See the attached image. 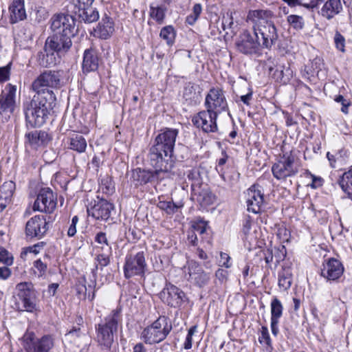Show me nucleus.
Instances as JSON below:
<instances>
[{
    "label": "nucleus",
    "mask_w": 352,
    "mask_h": 352,
    "mask_svg": "<svg viewBox=\"0 0 352 352\" xmlns=\"http://www.w3.org/2000/svg\"><path fill=\"white\" fill-rule=\"evenodd\" d=\"M14 188L15 185L12 182H6L0 186V195H2L5 199L9 200L13 194Z\"/></svg>",
    "instance_id": "nucleus-40"
},
{
    "label": "nucleus",
    "mask_w": 352,
    "mask_h": 352,
    "mask_svg": "<svg viewBox=\"0 0 352 352\" xmlns=\"http://www.w3.org/2000/svg\"><path fill=\"white\" fill-rule=\"evenodd\" d=\"M217 115L213 113L204 110L192 117V122L193 124L206 133H214L218 129L217 124Z\"/></svg>",
    "instance_id": "nucleus-16"
},
{
    "label": "nucleus",
    "mask_w": 352,
    "mask_h": 352,
    "mask_svg": "<svg viewBox=\"0 0 352 352\" xmlns=\"http://www.w3.org/2000/svg\"><path fill=\"white\" fill-rule=\"evenodd\" d=\"M342 10V5L340 0H327L319 11V14L326 19L331 20Z\"/></svg>",
    "instance_id": "nucleus-28"
},
{
    "label": "nucleus",
    "mask_w": 352,
    "mask_h": 352,
    "mask_svg": "<svg viewBox=\"0 0 352 352\" xmlns=\"http://www.w3.org/2000/svg\"><path fill=\"white\" fill-rule=\"evenodd\" d=\"M54 346V339L51 336H43L34 342L33 352H52Z\"/></svg>",
    "instance_id": "nucleus-32"
},
{
    "label": "nucleus",
    "mask_w": 352,
    "mask_h": 352,
    "mask_svg": "<svg viewBox=\"0 0 352 352\" xmlns=\"http://www.w3.org/2000/svg\"><path fill=\"white\" fill-rule=\"evenodd\" d=\"M229 275L228 271L223 269H218L215 272V276L216 278L221 282V283H225L228 280V277Z\"/></svg>",
    "instance_id": "nucleus-60"
},
{
    "label": "nucleus",
    "mask_w": 352,
    "mask_h": 352,
    "mask_svg": "<svg viewBox=\"0 0 352 352\" xmlns=\"http://www.w3.org/2000/svg\"><path fill=\"white\" fill-rule=\"evenodd\" d=\"M272 171L276 179L285 180L287 177L296 175L298 172V168L294 163V156L283 155L273 164Z\"/></svg>",
    "instance_id": "nucleus-7"
},
{
    "label": "nucleus",
    "mask_w": 352,
    "mask_h": 352,
    "mask_svg": "<svg viewBox=\"0 0 352 352\" xmlns=\"http://www.w3.org/2000/svg\"><path fill=\"white\" fill-rule=\"evenodd\" d=\"M87 289L85 285L78 286L77 287V293L79 295V298L83 299L87 298L89 300L92 301L95 298V292L94 291L91 294L89 293L87 294Z\"/></svg>",
    "instance_id": "nucleus-52"
},
{
    "label": "nucleus",
    "mask_w": 352,
    "mask_h": 352,
    "mask_svg": "<svg viewBox=\"0 0 352 352\" xmlns=\"http://www.w3.org/2000/svg\"><path fill=\"white\" fill-rule=\"evenodd\" d=\"M115 31L114 22L107 14H104L94 28V36L101 39H107L111 36Z\"/></svg>",
    "instance_id": "nucleus-24"
},
{
    "label": "nucleus",
    "mask_w": 352,
    "mask_h": 352,
    "mask_svg": "<svg viewBox=\"0 0 352 352\" xmlns=\"http://www.w3.org/2000/svg\"><path fill=\"white\" fill-rule=\"evenodd\" d=\"M113 205L105 199H100L96 202L94 206L87 208L89 216L98 220H107L113 210Z\"/></svg>",
    "instance_id": "nucleus-22"
},
{
    "label": "nucleus",
    "mask_w": 352,
    "mask_h": 352,
    "mask_svg": "<svg viewBox=\"0 0 352 352\" xmlns=\"http://www.w3.org/2000/svg\"><path fill=\"white\" fill-rule=\"evenodd\" d=\"M24 340L27 346L30 347V344H32V348L34 349V334L33 333H28L24 336Z\"/></svg>",
    "instance_id": "nucleus-64"
},
{
    "label": "nucleus",
    "mask_w": 352,
    "mask_h": 352,
    "mask_svg": "<svg viewBox=\"0 0 352 352\" xmlns=\"http://www.w3.org/2000/svg\"><path fill=\"white\" fill-rule=\"evenodd\" d=\"M274 76L276 80L286 84L289 82L290 77L292 76V71L289 67L286 68L285 70L276 69Z\"/></svg>",
    "instance_id": "nucleus-39"
},
{
    "label": "nucleus",
    "mask_w": 352,
    "mask_h": 352,
    "mask_svg": "<svg viewBox=\"0 0 352 352\" xmlns=\"http://www.w3.org/2000/svg\"><path fill=\"white\" fill-rule=\"evenodd\" d=\"M196 195H197V201L204 206L212 204L215 199L214 195L209 190L208 188H203L200 190L197 189Z\"/></svg>",
    "instance_id": "nucleus-35"
},
{
    "label": "nucleus",
    "mask_w": 352,
    "mask_h": 352,
    "mask_svg": "<svg viewBox=\"0 0 352 352\" xmlns=\"http://www.w3.org/2000/svg\"><path fill=\"white\" fill-rule=\"evenodd\" d=\"M43 245L44 243L41 242L23 249L21 253V258L25 260L26 259V256L29 253H33L34 254H38L40 252V248L43 247Z\"/></svg>",
    "instance_id": "nucleus-46"
},
{
    "label": "nucleus",
    "mask_w": 352,
    "mask_h": 352,
    "mask_svg": "<svg viewBox=\"0 0 352 352\" xmlns=\"http://www.w3.org/2000/svg\"><path fill=\"white\" fill-rule=\"evenodd\" d=\"M271 307V320H278L283 315V307L281 302L274 297L270 304Z\"/></svg>",
    "instance_id": "nucleus-36"
},
{
    "label": "nucleus",
    "mask_w": 352,
    "mask_h": 352,
    "mask_svg": "<svg viewBox=\"0 0 352 352\" xmlns=\"http://www.w3.org/2000/svg\"><path fill=\"white\" fill-rule=\"evenodd\" d=\"M197 331V327L192 326L191 327L188 331V334L186 336L184 344V348L186 350L190 349L192 348V336Z\"/></svg>",
    "instance_id": "nucleus-53"
},
{
    "label": "nucleus",
    "mask_w": 352,
    "mask_h": 352,
    "mask_svg": "<svg viewBox=\"0 0 352 352\" xmlns=\"http://www.w3.org/2000/svg\"><path fill=\"white\" fill-rule=\"evenodd\" d=\"M54 34L46 41V45L58 54H62L67 52L72 47V37L73 35H62L53 32Z\"/></svg>",
    "instance_id": "nucleus-20"
},
{
    "label": "nucleus",
    "mask_w": 352,
    "mask_h": 352,
    "mask_svg": "<svg viewBox=\"0 0 352 352\" xmlns=\"http://www.w3.org/2000/svg\"><path fill=\"white\" fill-rule=\"evenodd\" d=\"M33 267L35 269L34 274L38 278L45 276L47 270V264L43 262L41 258L36 260L33 263Z\"/></svg>",
    "instance_id": "nucleus-42"
},
{
    "label": "nucleus",
    "mask_w": 352,
    "mask_h": 352,
    "mask_svg": "<svg viewBox=\"0 0 352 352\" xmlns=\"http://www.w3.org/2000/svg\"><path fill=\"white\" fill-rule=\"evenodd\" d=\"M182 270L184 278L200 288L208 285L210 280V274L204 271L195 260H188Z\"/></svg>",
    "instance_id": "nucleus-5"
},
{
    "label": "nucleus",
    "mask_w": 352,
    "mask_h": 352,
    "mask_svg": "<svg viewBox=\"0 0 352 352\" xmlns=\"http://www.w3.org/2000/svg\"><path fill=\"white\" fill-rule=\"evenodd\" d=\"M98 67V58L96 53L91 50H86L84 53L82 61V69L84 72H89L95 71Z\"/></svg>",
    "instance_id": "nucleus-31"
},
{
    "label": "nucleus",
    "mask_w": 352,
    "mask_h": 352,
    "mask_svg": "<svg viewBox=\"0 0 352 352\" xmlns=\"http://www.w3.org/2000/svg\"><path fill=\"white\" fill-rule=\"evenodd\" d=\"M274 16L273 12L269 10H250L248 14V19L253 23V30L272 22V19Z\"/></svg>",
    "instance_id": "nucleus-26"
},
{
    "label": "nucleus",
    "mask_w": 352,
    "mask_h": 352,
    "mask_svg": "<svg viewBox=\"0 0 352 352\" xmlns=\"http://www.w3.org/2000/svg\"><path fill=\"white\" fill-rule=\"evenodd\" d=\"M56 195L53 191L48 188H42L34 201L33 209L34 210L51 213L56 208Z\"/></svg>",
    "instance_id": "nucleus-15"
},
{
    "label": "nucleus",
    "mask_w": 352,
    "mask_h": 352,
    "mask_svg": "<svg viewBox=\"0 0 352 352\" xmlns=\"http://www.w3.org/2000/svg\"><path fill=\"white\" fill-rule=\"evenodd\" d=\"M17 296L19 302L22 304L21 307H19L22 311L33 312L36 309V296L32 289L31 284L23 282L16 285Z\"/></svg>",
    "instance_id": "nucleus-14"
},
{
    "label": "nucleus",
    "mask_w": 352,
    "mask_h": 352,
    "mask_svg": "<svg viewBox=\"0 0 352 352\" xmlns=\"http://www.w3.org/2000/svg\"><path fill=\"white\" fill-rule=\"evenodd\" d=\"M72 14H77L79 19L87 23H91L98 20L99 12L92 6L78 8L76 10H71Z\"/></svg>",
    "instance_id": "nucleus-29"
},
{
    "label": "nucleus",
    "mask_w": 352,
    "mask_h": 352,
    "mask_svg": "<svg viewBox=\"0 0 352 352\" xmlns=\"http://www.w3.org/2000/svg\"><path fill=\"white\" fill-rule=\"evenodd\" d=\"M338 184L346 197L352 201V167L339 177Z\"/></svg>",
    "instance_id": "nucleus-30"
},
{
    "label": "nucleus",
    "mask_w": 352,
    "mask_h": 352,
    "mask_svg": "<svg viewBox=\"0 0 352 352\" xmlns=\"http://www.w3.org/2000/svg\"><path fill=\"white\" fill-rule=\"evenodd\" d=\"M334 100L337 102L341 103L342 108L341 111L342 113L347 114L349 113V107L351 105L349 101L346 100L342 95L336 96Z\"/></svg>",
    "instance_id": "nucleus-56"
},
{
    "label": "nucleus",
    "mask_w": 352,
    "mask_h": 352,
    "mask_svg": "<svg viewBox=\"0 0 352 352\" xmlns=\"http://www.w3.org/2000/svg\"><path fill=\"white\" fill-rule=\"evenodd\" d=\"M155 170H145L141 168H137L133 170V177L134 179L138 181L141 184L152 183L155 181L162 179L166 177L172 179L175 178V173L174 170H160L157 167H153Z\"/></svg>",
    "instance_id": "nucleus-13"
},
{
    "label": "nucleus",
    "mask_w": 352,
    "mask_h": 352,
    "mask_svg": "<svg viewBox=\"0 0 352 352\" xmlns=\"http://www.w3.org/2000/svg\"><path fill=\"white\" fill-rule=\"evenodd\" d=\"M195 90L196 89L194 86L191 85L190 84L188 85L184 88V98L186 100H195L197 97Z\"/></svg>",
    "instance_id": "nucleus-50"
},
{
    "label": "nucleus",
    "mask_w": 352,
    "mask_h": 352,
    "mask_svg": "<svg viewBox=\"0 0 352 352\" xmlns=\"http://www.w3.org/2000/svg\"><path fill=\"white\" fill-rule=\"evenodd\" d=\"M311 175V179H312V182L311 184H310V186L314 188V189H316L317 188H319L320 186H322L323 184V179L320 177H317L314 175H312V174H310Z\"/></svg>",
    "instance_id": "nucleus-62"
},
{
    "label": "nucleus",
    "mask_w": 352,
    "mask_h": 352,
    "mask_svg": "<svg viewBox=\"0 0 352 352\" xmlns=\"http://www.w3.org/2000/svg\"><path fill=\"white\" fill-rule=\"evenodd\" d=\"M56 96L53 91L36 94L32 99L23 103V110L28 128L40 127L44 124L50 111L55 105Z\"/></svg>",
    "instance_id": "nucleus-2"
},
{
    "label": "nucleus",
    "mask_w": 352,
    "mask_h": 352,
    "mask_svg": "<svg viewBox=\"0 0 352 352\" xmlns=\"http://www.w3.org/2000/svg\"><path fill=\"white\" fill-rule=\"evenodd\" d=\"M61 86V75L58 71L47 70L41 74L32 85L36 94L50 91L47 87L58 88Z\"/></svg>",
    "instance_id": "nucleus-10"
},
{
    "label": "nucleus",
    "mask_w": 352,
    "mask_h": 352,
    "mask_svg": "<svg viewBox=\"0 0 352 352\" xmlns=\"http://www.w3.org/2000/svg\"><path fill=\"white\" fill-rule=\"evenodd\" d=\"M0 263L6 266H10L13 264L12 255L3 248H0Z\"/></svg>",
    "instance_id": "nucleus-45"
},
{
    "label": "nucleus",
    "mask_w": 352,
    "mask_h": 352,
    "mask_svg": "<svg viewBox=\"0 0 352 352\" xmlns=\"http://www.w3.org/2000/svg\"><path fill=\"white\" fill-rule=\"evenodd\" d=\"M236 25L234 24L233 17L231 14L227 13L222 19V28L223 30H230L232 33H235Z\"/></svg>",
    "instance_id": "nucleus-44"
},
{
    "label": "nucleus",
    "mask_w": 352,
    "mask_h": 352,
    "mask_svg": "<svg viewBox=\"0 0 352 352\" xmlns=\"http://www.w3.org/2000/svg\"><path fill=\"white\" fill-rule=\"evenodd\" d=\"M25 138L26 146L34 149L45 146L50 141L49 134L44 131H34L27 133Z\"/></svg>",
    "instance_id": "nucleus-25"
},
{
    "label": "nucleus",
    "mask_w": 352,
    "mask_h": 352,
    "mask_svg": "<svg viewBox=\"0 0 352 352\" xmlns=\"http://www.w3.org/2000/svg\"><path fill=\"white\" fill-rule=\"evenodd\" d=\"M95 241L102 245L101 249L106 248L108 252L111 250V247L108 244L105 233L102 232L98 233L95 237Z\"/></svg>",
    "instance_id": "nucleus-55"
},
{
    "label": "nucleus",
    "mask_w": 352,
    "mask_h": 352,
    "mask_svg": "<svg viewBox=\"0 0 352 352\" xmlns=\"http://www.w3.org/2000/svg\"><path fill=\"white\" fill-rule=\"evenodd\" d=\"M292 283V273L291 269L283 268L278 273V287L283 291L288 289Z\"/></svg>",
    "instance_id": "nucleus-33"
},
{
    "label": "nucleus",
    "mask_w": 352,
    "mask_h": 352,
    "mask_svg": "<svg viewBox=\"0 0 352 352\" xmlns=\"http://www.w3.org/2000/svg\"><path fill=\"white\" fill-rule=\"evenodd\" d=\"M258 341L261 344H265L267 346L271 344V339L267 327L263 326L261 327V336L258 338Z\"/></svg>",
    "instance_id": "nucleus-54"
},
{
    "label": "nucleus",
    "mask_w": 352,
    "mask_h": 352,
    "mask_svg": "<svg viewBox=\"0 0 352 352\" xmlns=\"http://www.w3.org/2000/svg\"><path fill=\"white\" fill-rule=\"evenodd\" d=\"M69 148L78 153H83L87 148V142L81 135H74L70 138Z\"/></svg>",
    "instance_id": "nucleus-34"
},
{
    "label": "nucleus",
    "mask_w": 352,
    "mask_h": 352,
    "mask_svg": "<svg viewBox=\"0 0 352 352\" xmlns=\"http://www.w3.org/2000/svg\"><path fill=\"white\" fill-rule=\"evenodd\" d=\"M333 40L336 47L340 52H344L345 38L338 31L336 32Z\"/></svg>",
    "instance_id": "nucleus-51"
},
{
    "label": "nucleus",
    "mask_w": 352,
    "mask_h": 352,
    "mask_svg": "<svg viewBox=\"0 0 352 352\" xmlns=\"http://www.w3.org/2000/svg\"><path fill=\"white\" fill-rule=\"evenodd\" d=\"M344 272V267L338 259L329 258L321 269V276L328 280H338Z\"/></svg>",
    "instance_id": "nucleus-23"
},
{
    "label": "nucleus",
    "mask_w": 352,
    "mask_h": 352,
    "mask_svg": "<svg viewBox=\"0 0 352 352\" xmlns=\"http://www.w3.org/2000/svg\"><path fill=\"white\" fill-rule=\"evenodd\" d=\"M120 320V311L113 310L104 318V322L98 324L96 327V341L102 349L108 350L111 348Z\"/></svg>",
    "instance_id": "nucleus-3"
},
{
    "label": "nucleus",
    "mask_w": 352,
    "mask_h": 352,
    "mask_svg": "<svg viewBox=\"0 0 352 352\" xmlns=\"http://www.w3.org/2000/svg\"><path fill=\"white\" fill-rule=\"evenodd\" d=\"M94 0H73V3L67 6V10L71 12V10H76L85 6H92Z\"/></svg>",
    "instance_id": "nucleus-43"
},
{
    "label": "nucleus",
    "mask_w": 352,
    "mask_h": 352,
    "mask_svg": "<svg viewBox=\"0 0 352 352\" xmlns=\"http://www.w3.org/2000/svg\"><path fill=\"white\" fill-rule=\"evenodd\" d=\"M253 30L257 36L258 34L261 36L263 40L262 46L265 48H271L278 40L277 30L273 21L263 25H260V27Z\"/></svg>",
    "instance_id": "nucleus-21"
},
{
    "label": "nucleus",
    "mask_w": 352,
    "mask_h": 352,
    "mask_svg": "<svg viewBox=\"0 0 352 352\" xmlns=\"http://www.w3.org/2000/svg\"><path fill=\"white\" fill-rule=\"evenodd\" d=\"M177 135V129L166 128L156 136L148 153L151 166L157 167L160 170H173L174 162L171 157Z\"/></svg>",
    "instance_id": "nucleus-1"
},
{
    "label": "nucleus",
    "mask_w": 352,
    "mask_h": 352,
    "mask_svg": "<svg viewBox=\"0 0 352 352\" xmlns=\"http://www.w3.org/2000/svg\"><path fill=\"white\" fill-rule=\"evenodd\" d=\"M160 36L165 40L168 45H172L175 37V32L171 25L164 27L161 31Z\"/></svg>",
    "instance_id": "nucleus-38"
},
{
    "label": "nucleus",
    "mask_w": 352,
    "mask_h": 352,
    "mask_svg": "<svg viewBox=\"0 0 352 352\" xmlns=\"http://www.w3.org/2000/svg\"><path fill=\"white\" fill-rule=\"evenodd\" d=\"M187 177L189 180L192 181L191 188L194 194L196 195L197 188H199V186H197L198 185H199V175L196 171L190 170L189 173H188Z\"/></svg>",
    "instance_id": "nucleus-49"
},
{
    "label": "nucleus",
    "mask_w": 352,
    "mask_h": 352,
    "mask_svg": "<svg viewBox=\"0 0 352 352\" xmlns=\"http://www.w3.org/2000/svg\"><path fill=\"white\" fill-rule=\"evenodd\" d=\"M206 226L207 223L201 220L195 222L193 224L192 228L195 232H198L199 234H202L206 232Z\"/></svg>",
    "instance_id": "nucleus-58"
},
{
    "label": "nucleus",
    "mask_w": 352,
    "mask_h": 352,
    "mask_svg": "<svg viewBox=\"0 0 352 352\" xmlns=\"http://www.w3.org/2000/svg\"><path fill=\"white\" fill-rule=\"evenodd\" d=\"M50 23L52 31L58 34L75 36L77 32L76 20L72 14H54Z\"/></svg>",
    "instance_id": "nucleus-11"
},
{
    "label": "nucleus",
    "mask_w": 352,
    "mask_h": 352,
    "mask_svg": "<svg viewBox=\"0 0 352 352\" xmlns=\"http://www.w3.org/2000/svg\"><path fill=\"white\" fill-rule=\"evenodd\" d=\"M160 298L168 305L179 307L184 302L186 295L179 287L172 284H167L161 292Z\"/></svg>",
    "instance_id": "nucleus-18"
},
{
    "label": "nucleus",
    "mask_w": 352,
    "mask_h": 352,
    "mask_svg": "<svg viewBox=\"0 0 352 352\" xmlns=\"http://www.w3.org/2000/svg\"><path fill=\"white\" fill-rule=\"evenodd\" d=\"M288 23L296 29H302L304 25L302 17L298 15H289L287 16Z\"/></svg>",
    "instance_id": "nucleus-48"
},
{
    "label": "nucleus",
    "mask_w": 352,
    "mask_h": 352,
    "mask_svg": "<svg viewBox=\"0 0 352 352\" xmlns=\"http://www.w3.org/2000/svg\"><path fill=\"white\" fill-rule=\"evenodd\" d=\"M171 330L172 324L169 319L162 316L142 330L140 338L147 344L160 343L166 339Z\"/></svg>",
    "instance_id": "nucleus-4"
},
{
    "label": "nucleus",
    "mask_w": 352,
    "mask_h": 352,
    "mask_svg": "<svg viewBox=\"0 0 352 352\" xmlns=\"http://www.w3.org/2000/svg\"><path fill=\"white\" fill-rule=\"evenodd\" d=\"M10 21L16 23L26 19L24 0H14L9 6Z\"/></svg>",
    "instance_id": "nucleus-27"
},
{
    "label": "nucleus",
    "mask_w": 352,
    "mask_h": 352,
    "mask_svg": "<svg viewBox=\"0 0 352 352\" xmlns=\"http://www.w3.org/2000/svg\"><path fill=\"white\" fill-rule=\"evenodd\" d=\"M146 267V263L143 252L135 254H129L125 257L123 267L124 277L130 278L134 276H142L145 273Z\"/></svg>",
    "instance_id": "nucleus-9"
},
{
    "label": "nucleus",
    "mask_w": 352,
    "mask_h": 352,
    "mask_svg": "<svg viewBox=\"0 0 352 352\" xmlns=\"http://www.w3.org/2000/svg\"><path fill=\"white\" fill-rule=\"evenodd\" d=\"M230 256L225 252L220 253L219 265L225 267L226 268H230L232 266L230 263Z\"/></svg>",
    "instance_id": "nucleus-57"
},
{
    "label": "nucleus",
    "mask_w": 352,
    "mask_h": 352,
    "mask_svg": "<svg viewBox=\"0 0 352 352\" xmlns=\"http://www.w3.org/2000/svg\"><path fill=\"white\" fill-rule=\"evenodd\" d=\"M182 206V205L176 204L173 201H160L157 204V207L168 214L175 213Z\"/></svg>",
    "instance_id": "nucleus-37"
},
{
    "label": "nucleus",
    "mask_w": 352,
    "mask_h": 352,
    "mask_svg": "<svg viewBox=\"0 0 352 352\" xmlns=\"http://www.w3.org/2000/svg\"><path fill=\"white\" fill-rule=\"evenodd\" d=\"M151 16L159 23H162L165 16V9L161 6H151Z\"/></svg>",
    "instance_id": "nucleus-41"
},
{
    "label": "nucleus",
    "mask_w": 352,
    "mask_h": 352,
    "mask_svg": "<svg viewBox=\"0 0 352 352\" xmlns=\"http://www.w3.org/2000/svg\"><path fill=\"white\" fill-rule=\"evenodd\" d=\"M16 86L8 84L0 95V120L7 122L15 108Z\"/></svg>",
    "instance_id": "nucleus-8"
},
{
    "label": "nucleus",
    "mask_w": 352,
    "mask_h": 352,
    "mask_svg": "<svg viewBox=\"0 0 352 352\" xmlns=\"http://www.w3.org/2000/svg\"><path fill=\"white\" fill-rule=\"evenodd\" d=\"M11 275V270L6 267H0V278L2 280L8 279Z\"/></svg>",
    "instance_id": "nucleus-63"
},
{
    "label": "nucleus",
    "mask_w": 352,
    "mask_h": 352,
    "mask_svg": "<svg viewBox=\"0 0 352 352\" xmlns=\"http://www.w3.org/2000/svg\"><path fill=\"white\" fill-rule=\"evenodd\" d=\"M247 210L254 214L259 213L264 204V193L262 186L254 184L247 191Z\"/></svg>",
    "instance_id": "nucleus-17"
},
{
    "label": "nucleus",
    "mask_w": 352,
    "mask_h": 352,
    "mask_svg": "<svg viewBox=\"0 0 352 352\" xmlns=\"http://www.w3.org/2000/svg\"><path fill=\"white\" fill-rule=\"evenodd\" d=\"M47 223L43 215H36L26 223L25 233L28 237H42L47 232Z\"/></svg>",
    "instance_id": "nucleus-19"
},
{
    "label": "nucleus",
    "mask_w": 352,
    "mask_h": 352,
    "mask_svg": "<svg viewBox=\"0 0 352 352\" xmlns=\"http://www.w3.org/2000/svg\"><path fill=\"white\" fill-rule=\"evenodd\" d=\"M235 45L237 50L245 55L256 54L261 50L258 36L254 30H243L236 38Z\"/></svg>",
    "instance_id": "nucleus-6"
},
{
    "label": "nucleus",
    "mask_w": 352,
    "mask_h": 352,
    "mask_svg": "<svg viewBox=\"0 0 352 352\" xmlns=\"http://www.w3.org/2000/svg\"><path fill=\"white\" fill-rule=\"evenodd\" d=\"M110 251L108 253H98L96 254L95 260L100 265V268L102 270L103 267L107 266L110 263L109 258Z\"/></svg>",
    "instance_id": "nucleus-47"
},
{
    "label": "nucleus",
    "mask_w": 352,
    "mask_h": 352,
    "mask_svg": "<svg viewBox=\"0 0 352 352\" xmlns=\"http://www.w3.org/2000/svg\"><path fill=\"white\" fill-rule=\"evenodd\" d=\"M78 222V217L77 216L73 217L71 224L67 230V235L69 236H74L76 233V224Z\"/></svg>",
    "instance_id": "nucleus-61"
},
{
    "label": "nucleus",
    "mask_w": 352,
    "mask_h": 352,
    "mask_svg": "<svg viewBox=\"0 0 352 352\" xmlns=\"http://www.w3.org/2000/svg\"><path fill=\"white\" fill-rule=\"evenodd\" d=\"M10 72V63L5 67H0V82H4L9 79Z\"/></svg>",
    "instance_id": "nucleus-59"
},
{
    "label": "nucleus",
    "mask_w": 352,
    "mask_h": 352,
    "mask_svg": "<svg viewBox=\"0 0 352 352\" xmlns=\"http://www.w3.org/2000/svg\"><path fill=\"white\" fill-rule=\"evenodd\" d=\"M204 105L206 110L217 116L228 108L223 91L218 87L210 89L206 96Z\"/></svg>",
    "instance_id": "nucleus-12"
}]
</instances>
